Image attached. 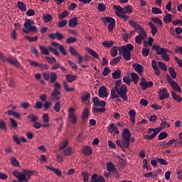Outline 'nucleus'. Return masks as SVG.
I'll use <instances>...</instances> for the list:
<instances>
[{
	"mask_svg": "<svg viewBox=\"0 0 182 182\" xmlns=\"http://www.w3.org/2000/svg\"><path fill=\"white\" fill-rule=\"evenodd\" d=\"M132 137V132L129 129H125L122 133V139L120 140L117 139L116 141V144L119 147L122 149L123 151H126V149H129L130 146V138Z\"/></svg>",
	"mask_w": 182,
	"mask_h": 182,
	"instance_id": "obj_1",
	"label": "nucleus"
},
{
	"mask_svg": "<svg viewBox=\"0 0 182 182\" xmlns=\"http://www.w3.org/2000/svg\"><path fill=\"white\" fill-rule=\"evenodd\" d=\"M122 85V80H117L114 84L115 90L119 94L120 97L123 99L125 102H127V86L126 85Z\"/></svg>",
	"mask_w": 182,
	"mask_h": 182,
	"instance_id": "obj_2",
	"label": "nucleus"
},
{
	"mask_svg": "<svg viewBox=\"0 0 182 182\" xmlns=\"http://www.w3.org/2000/svg\"><path fill=\"white\" fill-rule=\"evenodd\" d=\"M32 25H33V21H31V19H26L23 24L24 28L23 29L24 33H29V32H38V28Z\"/></svg>",
	"mask_w": 182,
	"mask_h": 182,
	"instance_id": "obj_3",
	"label": "nucleus"
},
{
	"mask_svg": "<svg viewBox=\"0 0 182 182\" xmlns=\"http://www.w3.org/2000/svg\"><path fill=\"white\" fill-rule=\"evenodd\" d=\"M0 59L4 63H6V62H8L11 65H13V66H16V68H21V63H19L18 60H15L10 58H6L2 53H0Z\"/></svg>",
	"mask_w": 182,
	"mask_h": 182,
	"instance_id": "obj_4",
	"label": "nucleus"
},
{
	"mask_svg": "<svg viewBox=\"0 0 182 182\" xmlns=\"http://www.w3.org/2000/svg\"><path fill=\"white\" fill-rule=\"evenodd\" d=\"M138 33L139 34L135 37V42L136 43H138V45H141V42L147 38V33H146L144 28H141V30H139Z\"/></svg>",
	"mask_w": 182,
	"mask_h": 182,
	"instance_id": "obj_5",
	"label": "nucleus"
},
{
	"mask_svg": "<svg viewBox=\"0 0 182 182\" xmlns=\"http://www.w3.org/2000/svg\"><path fill=\"white\" fill-rule=\"evenodd\" d=\"M119 53H122V56L125 60H130L132 59V53L126 48V46H123L121 47H119Z\"/></svg>",
	"mask_w": 182,
	"mask_h": 182,
	"instance_id": "obj_6",
	"label": "nucleus"
},
{
	"mask_svg": "<svg viewBox=\"0 0 182 182\" xmlns=\"http://www.w3.org/2000/svg\"><path fill=\"white\" fill-rule=\"evenodd\" d=\"M102 21L106 23L107 22L109 23L108 25V29L109 32H112L113 29H114V26H116V21H114V18L112 17H104Z\"/></svg>",
	"mask_w": 182,
	"mask_h": 182,
	"instance_id": "obj_7",
	"label": "nucleus"
},
{
	"mask_svg": "<svg viewBox=\"0 0 182 182\" xmlns=\"http://www.w3.org/2000/svg\"><path fill=\"white\" fill-rule=\"evenodd\" d=\"M139 85L142 88V90H146V89H149V87H153V81L147 82L144 77H141V81L139 82Z\"/></svg>",
	"mask_w": 182,
	"mask_h": 182,
	"instance_id": "obj_8",
	"label": "nucleus"
},
{
	"mask_svg": "<svg viewBox=\"0 0 182 182\" xmlns=\"http://www.w3.org/2000/svg\"><path fill=\"white\" fill-rule=\"evenodd\" d=\"M159 95V100H164V99H168V97H170V94L167 92V89L166 88L160 89Z\"/></svg>",
	"mask_w": 182,
	"mask_h": 182,
	"instance_id": "obj_9",
	"label": "nucleus"
},
{
	"mask_svg": "<svg viewBox=\"0 0 182 182\" xmlns=\"http://www.w3.org/2000/svg\"><path fill=\"white\" fill-rule=\"evenodd\" d=\"M60 95H62L60 90L53 89L51 92V100H60Z\"/></svg>",
	"mask_w": 182,
	"mask_h": 182,
	"instance_id": "obj_10",
	"label": "nucleus"
},
{
	"mask_svg": "<svg viewBox=\"0 0 182 182\" xmlns=\"http://www.w3.org/2000/svg\"><path fill=\"white\" fill-rule=\"evenodd\" d=\"M100 97L105 99V97H107L109 96V92H107V88L105 86H102L100 87L98 90Z\"/></svg>",
	"mask_w": 182,
	"mask_h": 182,
	"instance_id": "obj_11",
	"label": "nucleus"
},
{
	"mask_svg": "<svg viewBox=\"0 0 182 182\" xmlns=\"http://www.w3.org/2000/svg\"><path fill=\"white\" fill-rule=\"evenodd\" d=\"M107 170L109 173H114V174H117V169L116 168V166L114 165L112 162L107 163Z\"/></svg>",
	"mask_w": 182,
	"mask_h": 182,
	"instance_id": "obj_12",
	"label": "nucleus"
},
{
	"mask_svg": "<svg viewBox=\"0 0 182 182\" xmlns=\"http://www.w3.org/2000/svg\"><path fill=\"white\" fill-rule=\"evenodd\" d=\"M48 38L53 40L57 38L58 41H61V39H63V35H62L60 33H52L48 35Z\"/></svg>",
	"mask_w": 182,
	"mask_h": 182,
	"instance_id": "obj_13",
	"label": "nucleus"
},
{
	"mask_svg": "<svg viewBox=\"0 0 182 182\" xmlns=\"http://www.w3.org/2000/svg\"><path fill=\"white\" fill-rule=\"evenodd\" d=\"M129 25L132 26V28H135L134 32H138L139 31L143 29L142 26H140V24L136 23V21L133 20L129 21Z\"/></svg>",
	"mask_w": 182,
	"mask_h": 182,
	"instance_id": "obj_14",
	"label": "nucleus"
},
{
	"mask_svg": "<svg viewBox=\"0 0 182 182\" xmlns=\"http://www.w3.org/2000/svg\"><path fill=\"white\" fill-rule=\"evenodd\" d=\"M132 67L136 72H138V73H143V72H144V67L139 63H134Z\"/></svg>",
	"mask_w": 182,
	"mask_h": 182,
	"instance_id": "obj_15",
	"label": "nucleus"
},
{
	"mask_svg": "<svg viewBox=\"0 0 182 182\" xmlns=\"http://www.w3.org/2000/svg\"><path fill=\"white\" fill-rule=\"evenodd\" d=\"M109 133H115L116 134H119L120 132H119V129L116 127L114 123H112L108 128Z\"/></svg>",
	"mask_w": 182,
	"mask_h": 182,
	"instance_id": "obj_16",
	"label": "nucleus"
},
{
	"mask_svg": "<svg viewBox=\"0 0 182 182\" xmlns=\"http://www.w3.org/2000/svg\"><path fill=\"white\" fill-rule=\"evenodd\" d=\"M13 140L16 143V144H21V143H26V139L25 137L22 136L20 139L18 137V136H13Z\"/></svg>",
	"mask_w": 182,
	"mask_h": 182,
	"instance_id": "obj_17",
	"label": "nucleus"
},
{
	"mask_svg": "<svg viewBox=\"0 0 182 182\" xmlns=\"http://www.w3.org/2000/svg\"><path fill=\"white\" fill-rule=\"evenodd\" d=\"M171 86L175 92H178V93H181V88L178 86V84L176 81H173L171 83Z\"/></svg>",
	"mask_w": 182,
	"mask_h": 182,
	"instance_id": "obj_18",
	"label": "nucleus"
},
{
	"mask_svg": "<svg viewBox=\"0 0 182 182\" xmlns=\"http://www.w3.org/2000/svg\"><path fill=\"white\" fill-rule=\"evenodd\" d=\"M68 25L70 28H75L77 25V17H74L69 20Z\"/></svg>",
	"mask_w": 182,
	"mask_h": 182,
	"instance_id": "obj_19",
	"label": "nucleus"
},
{
	"mask_svg": "<svg viewBox=\"0 0 182 182\" xmlns=\"http://www.w3.org/2000/svg\"><path fill=\"white\" fill-rule=\"evenodd\" d=\"M65 78H66L67 82H69V83H72V82H75V80H76V79H77V75L67 74L65 75Z\"/></svg>",
	"mask_w": 182,
	"mask_h": 182,
	"instance_id": "obj_20",
	"label": "nucleus"
},
{
	"mask_svg": "<svg viewBox=\"0 0 182 182\" xmlns=\"http://www.w3.org/2000/svg\"><path fill=\"white\" fill-rule=\"evenodd\" d=\"M68 119L69 122L72 123V124H76L77 119L76 118V115L75 114H69Z\"/></svg>",
	"mask_w": 182,
	"mask_h": 182,
	"instance_id": "obj_21",
	"label": "nucleus"
},
{
	"mask_svg": "<svg viewBox=\"0 0 182 182\" xmlns=\"http://www.w3.org/2000/svg\"><path fill=\"white\" fill-rule=\"evenodd\" d=\"M171 95L173 100H176V102L181 103L182 97H181L180 95H178V94L176 93V92L174 91H171Z\"/></svg>",
	"mask_w": 182,
	"mask_h": 182,
	"instance_id": "obj_22",
	"label": "nucleus"
},
{
	"mask_svg": "<svg viewBox=\"0 0 182 182\" xmlns=\"http://www.w3.org/2000/svg\"><path fill=\"white\" fill-rule=\"evenodd\" d=\"M168 70L172 79H176V77H177V73L176 72V70L174 69V68L169 67Z\"/></svg>",
	"mask_w": 182,
	"mask_h": 182,
	"instance_id": "obj_23",
	"label": "nucleus"
},
{
	"mask_svg": "<svg viewBox=\"0 0 182 182\" xmlns=\"http://www.w3.org/2000/svg\"><path fill=\"white\" fill-rule=\"evenodd\" d=\"M39 49L41 50L42 55H49V47L46 48L45 46L39 45Z\"/></svg>",
	"mask_w": 182,
	"mask_h": 182,
	"instance_id": "obj_24",
	"label": "nucleus"
},
{
	"mask_svg": "<svg viewBox=\"0 0 182 182\" xmlns=\"http://www.w3.org/2000/svg\"><path fill=\"white\" fill-rule=\"evenodd\" d=\"M82 153L85 154V156H91L92 155V148L90 146H84L82 149Z\"/></svg>",
	"mask_w": 182,
	"mask_h": 182,
	"instance_id": "obj_25",
	"label": "nucleus"
},
{
	"mask_svg": "<svg viewBox=\"0 0 182 182\" xmlns=\"http://www.w3.org/2000/svg\"><path fill=\"white\" fill-rule=\"evenodd\" d=\"M149 26H150L151 29V33L152 35H156V33H157V32H159V28H157V26H156V25L153 24L151 22L149 23Z\"/></svg>",
	"mask_w": 182,
	"mask_h": 182,
	"instance_id": "obj_26",
	"label": "nucleus"
},
{
	"mask_svg": "<svg viewBox=\"0 0 182 182\" xmlns=\"http://www.w3.org/2000/svg\"><path fill=\"white\" fill-rule=\"evenodd\" d=\"M112 75L113 79H120L122 77V71L118 69L115 70Z\"/></svg>",
	"mask_w": 182,
	"mask_h": 182,
	"instance_id": "obj_27",
	"label": "nucleus"
},
{
	"mask_svg": "<svg viewBox=\"0 0 182 182\" xmlns=\"http://www.w3.org/2000/svg\"><path fill=\"white\" fill-rule=\"evenodd\" d=\"M17 6L20 11H22V12H26V4H23V2L18 1L17 3Z\"/></svg>",
	"mask_w": 182,
	"mask_h": 182,
	"instance_id": "obj_28",
	"label": "nucleus"
},
{
	"mask_svg": "<svg viewBox=\"0 0 182 182\" xmlns=\"http://www.w3.org/2000/svg\"><path fill=\"white\" fill-rule=\"evenodd\" d=\"M27 119H28L31 123H36V122H38V117H36L33 114H30L27 116Z\"/></svg>",
	"mask_w": 182,
	"mask_h": 182,
	"instance_id": "obj_29",
	"label": "nucleus"
},
{
	"mask_svg": "<svg viewBox=\"0 0 182 182\" xmlns=\"http://www.w3.org/2000/svg\"><path fill=\"white\" fill-rule=\"evenodd\" d=\"M43 18L44 21L45 23H48V22H50V21H52V16H50V14H44L43 16Z\"/></svg>",
	"mask_w": 182,
	"mask_h": 182,
	"instance_id": "obj_30",
	"label": "nucleus"
},
{
	"mask_svg": "<svg viewBox=\"0 0 182 182\" xmlns=\"http://www.w3.org/2000/svg\"><path fill=\"white\" fill-rule=\"evenodd\" d=\"M131 77H132V80L134 81V84L137 85V83L139 82V75L137 74H136V73H132Z\"/></svg>",
	"mask_w": 182,
	"mask_h": 182,
	"instance_id": "obj_31",
	"label": "nucleus"
},
{
	"mask_svg": "<svg viewBox=\"0 0 182 182\" xmlns=\"http://www.w3.org/2000/svg\"><path fill=\"white\" fill-rule=\"evenodd\" d=\"M172 16H173L171 14H167L164 18V22L165 23H170V22L173 21V19L171 18Z\"/></svg>",
	"mask_w": 182,
	"mask_h": 182,
	"instance_id": "obj_32",
	"label": "nucleus"
},
{
	"mask_svg": "<svg viewBox=\"0 0 182 182\" xmlns=\"http://www.w3.org/2000/svg\"><path fill=\"white\" fill-rule=\"evenodd\" d=\"M87 117H89V109L85 108L82 113V120H86Z\"/></svg>",
	"mask_w": 182,
	"mask_h": 182,
	"instance_id": "obj_33",
	"label": "nucleus"
},
{
	"mask_svg": "<svg viewBox=\"0 0 182 182\" xmlns=\"http://www.w3.org/2000/svg\"><path fill=\"white\" fill-rule=\"evenodd\" d=\"M120 96V94L116 90V89L111 90V97L112 99H117Z\"/></svg>",
	"mask_w": 182,
	"mask_h": 182,
	"instance_id": "obj_34",
	"label": "nucleus"
},
{
	"mask_svg": "<svg viewBox=\"0 0 182 182\" xmlns=\"http://www.w3.org/2000/svg\"><path fill=\"white\" fill-rule=\"evenodd\" d=\"M69 50H70V53H71V55L73 56H76V58H77V56H79L80 55L79 53H77V51H76L75 48H73L72 46L69 47Z\"/></svg>",
	"mask_w": 182,
	"mask_h": 182,
	"instance_id": "obj_35",
	"label": "nucleus"
},
{
	"mask_svg": "<svg viewBox=\"0 0 182 182\" xmlns=\"http://www.w3.org/2000/svg\"><path fill=\"white\" fill-rule=\"evenodd\" d=\"M121 59H122V56H119V57L114 58L109 63V64L112 65V66H114V65H117V63H119V62H120Z\"/></svg>",
	"mask_w": 182,
	"mask_h": 182,
	"instance_id": "obj_36",
	"label": "nucleus"
},
{
	"mask_svg": "<svg viewBox=\"0 0 182 182\" xmlns=\"http://www.w3.org/2000/svg\"><path fill=\"white\" fill-rule=\"evenodd\" d=\"M158 66L161 70H164V72H167V65H166L164 63L161 61L158 62Z\"/></svg>",
	"mask_w": 182,
	"mask_h": 182,
	"instance_id": "obj_37",
	"label": "nucleus"
},
{
	"mask_svg": "<svg viewBox=\"0 0 182 182\" xmlns=\"http://www.w3.org/2000/svg\"><path fill=\"white\" fill-rule=\"evenodd\" d=\"M57 79H58V75H56V73L53 72L50 73V82L55 83Z\"/></svg>",
	"mask_w": 182,
	"mask_h": 182,
	"instance_id": "obj_38",
	"label": "nucleus"
},
{
	"mask_svg": "<svg viewBox=\"0 0 182 182\" xmlns=\"http://www.w3.org/2000/svg\"><path fill=\"white\" fill-rule=\"evenodd\" d=\"M87 52H88L89 55H91V56H92L95 59H99V54H97V53H96V51L93 50V49H90V50H88Z\"/></svg>",
	"mask_w": 182,
	"mask_h": 182,
	"instance_id": "obj_39",
	"label": "nucleus"
},
{
	"mask_svg": "<svg viewBox=\"0 0 182 182\" xmlns=\"http://www.w3.org/2000/svg\"><path fill=\"white\" fill-rule=\"evenodd\" d=\"M63 85L65 90H66L67 92H75V87L69 88L68 85V82H66V81H63Z\"/></svg>",
	"mask_w": 182,
	"mask_h": 182,
	"instance_id": "obj_40",
	"label": "nucleus"
},
{
	"mask_svg": "<svg viewBox=\"0 0 182 182\" xmlns=\"http://www.w3.org/2000/svg\"><path fill=\"white\" fill-rule=\"evenodd\" d=\"M114 43V42H113L112 41H105L102 42V45L105 48H112V46H113Z\"/></svg>",
	"mask_w": 182,
	"mask_h": 182,
	"instance_id": "obj_41",
	"label": "nucleus"
},
{
	"mask_svg": "<svg viewBox=\"0 0 182 182\" xmlns=\"http://www.w3.org/2000/svg\"><path fill=\"white\" fill-rule=\"evenodd\" d=\"M53 110L56 112L57 113H59L60 112V102L58 101L55 103L53 106Z\"/></svg>",
	"mask_w": 182,
	"mask_h": 182,
	"instance_id": "obj_42",
	"label": "nucleus"
},
{
	"mask_svg": "<svg viewBox=\"0 0 182 182\" xmlns=\"http://www.w3.org/2000/svg\"><path fill=\"white\" fill-rule=\"evenodd\" d=\"M9 120L11 122V125L12 129H14V130H16V129H18V122H16V121L12 118H10Z\"/></svg>",
	"mask_w": 182,
	"mask_h": 182,
	"instance_id": "obj_43",
	"label": "nucleus"
},
{
	"mask_svg": "<svg viewBox=\"0 0 182 182\" xmlns=\"http://www.w3.org/2000/svg\"><path fill=\"white\" fill-rule=\"evenodd\" d=\"M97 10L99 12H105V11H106V5L103 3L98 4Z\"/></svg>",
	"mask_w": 182,
	"mask_h": 182,
	"instance_id": "obj_44",
	"label": "nucleus"
},
{
	"mask_svg": "<svg viewBox=\"0 0 182 182\" xmlns=\"http://www.w3.org/2000/svg\"><path fill=\"white\" fill-rule=\"evenodd\" d=\"M72 147H68L67 149L63 150L64 156H72Z\"/></svg>",
	"mask_w": 182,
	"mask_h": 182,
	"instance_id": "obj_45",
	"label": "nucleus"
},
{
	"mask_svg": "<svg viewBox=\"0 0 182 182\" xmlns=\"http://www.w3.org/2000/svg\"><path fill=\"white\" fill-rule=\"evenodd\" d=\"M18 178L20 182H22V181L28 182V179L26 178V176L23 172V173H20V176H18Z\"/></svg>",
	"mask_w": 182,
	"mask_h": 182,
	"instance_id": "obj_46",
	"label": "nucleus"
},
{
	"mask_svg": "<svg viewBox=\"0 0 182 182\" xmlns=\"http://www.w3.org/2000/svg\"><path fill=\"white\" fill-rule=\"evenodd\" d=\"M151 21H152V22H154V23H157L158 25H160L161 26V25H163V21H161V20L160 18H159L158 17H152Z\"/></svg>",
	"mask_w": 182,
	"mask_h": 182,
	"instance_id": "obj_47",
	"label": "nucleus"
},
{
	"mask_svg": "<svg viewBox=\"0 0 182 182\" xmlns=\"http://www.w3.org/2000/svg\"><path fill=\"white\" fill-rule=\"evenodd\" d=\"M113 6L114 9H116L117 11H118V12H119V14H125L124 9H123V7L120 6H116V5H114Z\"/></svg>",
	"mask_w": 182,
	"mask_h": 182,
	"instance_id": "obj_48",
	"label": "nucleus"
},
{
	"mask_svg": "<svg viewBox=\"0 0 182 182\" xmlns=\"http://www.w3.org/2000/svg\"><path fill=\"white\" fill-rule=\"evenodd\" d=\"M168 136V134H167V132H163L161 134H159L158 136V140H164V139H166Z\"/></svg>",
	"mask_w": 182,
	"mask_h": 182,
	"instance_id": "obj_49",
	"label": "nucleus"
},
{
	"mask_svg": "<svg viewBox=\"0 0 182 182\" xmlns=\"http://www.w3.org/2000/svg\"><path fill=\"white\" fill-rule=\"evenodd\" d=\"M66 16H69V11H68V10H65L60 14L58 15L60 19H63L64 18H66Z\"/></svg>",
	"mask_w": 182,
	"mask_h": 182,
	"instance_id": "obj_50",
	"label": "nucleus"
},
{
	"mask_svg": "<svg viewBox=\"0 0 182 182\" xmlns=\"http://www.w3.org/2000/svg\"><path fill=\"white\" fill-rule=\"evenodd\" d=\"M10 160L11 162V165L14 166V167H18L19 166V161H18V160H16L15 157L11 158Z\"/></svg>",
	"mask_w": 182,
	"mask_h": 182,
	"instance_id": "obj_51",
	"label": "nucleus"
},
{
	"mask_svg": "<svg viewBox=\"0 0 182 182\" xmlns=\"http://www.w3.org/2000/svg\"><path fill=\"white\" fill-rule=\"evenodd\" d=\"M75 42H77V39L75 37H69L66 39V43H75Z\"/></svg>",
	"mask_w": 182,
	"mask_h": 182,
	"instance_id": "obj_52",
	"label": "nucleus"
},
{
	"mask_svg": "<svg viewBox=\"0 0 182 182\" xmlns=\"http://www.w3.org/2000/svg\"><path fill=\"white\" fill-rule=\"evenodd\" d=\"M23 173L25 174L26 177L27 176L28 180L31 179V176H33V172L29 170H24Z\"/></svg>",
	"mask_w": 182,
	"mask_h": 182,
	"instance_id": "obj_53",
	"label": "nucleus"
},
{
	"mask_svg": "<svg viewBox=\"0 0 182 182\" xmlns=\"http://www.w3.org/2000/svg\"><path fill=\"white\" fill-rule=\"evenodd\" d=\"M69 146V141L65 140L61 145H60L59 150H65Z\"/></svg>",
	"mask_w": 182,
	"mask_h": 182,
	"instance_id": "obj_54",
	"label": "nucleus"
},
{
	"mask_svg": "<svg viewBox=\"0 0 182 182\" xmlns=\"http://www.w3.org/2000/svg\"><path fill=\"white\" fill-rule=\"evenodd\" d=\"M152 14H155V15H159V14H163V11H161V9L157 7H152Z\"/></svg>",
	"mask_w": 182,
	"mask_h": 182,
	"instance_id": "obj_55",
	"label": "nucleus"
},
{
	"mask_svg": "<svg viewBox=\"0 0 182 182\" xmlns=\"http://www.w3.org/2000/svg\"><path fill=\"white\" fill-rule=\"evenodd\" d=\"M31 53L35 55L36 58H39V52L38 51V49L36 48L31 46Z\"/></svg>",
	"mask_w": 182,
	"mask_h": 182,
	"instance_id": "obj_56",
	"label": "nucleus"
},
{
	"mask_svg": "<svg viewBox=\"0 0 182 182\" xmlns=\"http://www.w3.org/2000/svg\"><path fill=\"white\" fill-rule=\"evenodd\" d=\"M66 25H68V21L66 20H62L58 23V28H64Z\"/></svg>",
	"mask_w": 182,
	"mask_h": 182,
	"instance_id": "obj_57",
	"label": "nucleus"
},
{
	"mask_svg": "<svg viewBox=\"0 0 182 182\" xmlns=\"http://www.w3.org/2000/svg\"><path fill=\"white\" fill-rule=\"evenodd\" d=\"M156 161H158V163H160V164H161L162 166H167L168 164V163L162 158H156Z\"/></svg>",
	"mask_w": 182,
	"mask_h": 182,
	"instance_id": "obj_58",
	"label": "nucleus"
},
{
	"mask_svg": "<svg viewBox=\"0 0 182 182\" xmlns=\"http://www.w3.org/2000/svg\"><path fill=\"white\" fill-rule=\"evenodd\" d=\"M117 50H118L117 47L116 46L112 47L111 50V55L112 56V58L117 56Z\"/></svg>",
	"mask_w": 182,
	"mask_h": 182,
	"instance_id": "obj_59",
	"label": "nucleus"
},
{
	"mask_svg": "<svg viewBox=\"0 0 182 182\" xmlns=\"http://www.w3.org/2000/svg\"><path fill=\"white\" fill-rule=\"evenodd\" d=\"M26 39H27V41H28V42H36V41H38V36H36L33 37H31L29 36H26Z\"/></svg>",
	"mask_w": 182,
	"mask_h": 182,
	"instance_id": "obj_60",
	"label": "nucleus"
},
{
	"mask_svg": "<svg viewBox=\"0 0 182 182\" xmlns=\"http://www.w3.org/2000/svg\"><path fill=\"white\" fill-rule=\"evenodd\" d=\"M0 129L6 130V123L2 119H0Z\"/></svg>",
	"mask_w": 182,
	"mask_h": 182,
	"instance_id": "obj_61",
	"label": "nucleus"
},
{
	"mask_svg": "<svg viewBox=\"0 0 182 182\" xmlns=\"http://www.w3.org/2000/svg\"><path fill=\"white\" fill-rule=\"evenodd\" d=\"M90 99V93H85L84 96L81 97L82 102H87Z\"/></svg>",
	"mask_w": 182,
	"mask_h": 182,
	"instance_id": "obj_62",
	"label": "nucleus"
},
{
	"mask_svg": "<svg viewBox=\"0 0 182 182\" xmlns=\"http://www.w3.org/2000/svg\"><path fill=\"white\" fill-rule=\"evenodd\" d=\"M68 63L70 65V66L72 68V69H74L75 70H77V65L76 63L72 62L70 60H68Z\"/></svg>",
	"mask_w": 182,
	"mask_h": 182,
	"instance_id": "obj_63",
	"label": "nucleus"
},
{
	"mask_svg": "<svg viewBox=\"0 0 182 182\" xmlns=\"http://www.w3.org/2000/svg\"><path fill=\"white\" fill-rule=\"evenodd\" d=\"M93 110L95 113H105V112H106V108H94Z\"/></svg>",
	"mask_w": 182,
	"mask_h": 182,
	"instance_id": "obj_64",
	"label": "nucleus"
}]
</instances>
